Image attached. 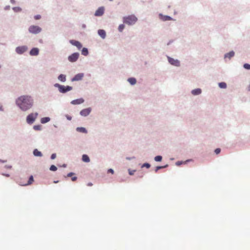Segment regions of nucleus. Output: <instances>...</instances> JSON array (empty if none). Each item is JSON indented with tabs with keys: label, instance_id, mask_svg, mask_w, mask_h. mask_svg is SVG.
<instances>
[{
	"label": "nucleus",
	"instance_id": "obj_1",
	"mask_svg": "<svg viewBox=\"0 0 250 250\" xmlns=\"http://www.w3.org/2000/svg\"><path fill=\"white\" fill-rule=\"evenodd\" d=\"M33 103V99L29 96H21L16 100L17 105L23 111L31 108Z\"/></svg>",
	"mask_w": 250,
	"mask_h": 250
},
{
	"label": "nucleus",
	"instance_id": "obj_2",
	"mask_svg": "<svg viewBox=\"0 0 250 250\" xmlns=\"http://www.w3.org/2000/svg\"><path fill=\"white\" fill-rule=\"evenodd\" d=\"M137 21V18L134 15H129L123 18L124 23L129 25L134 24Z\"/></svg>",
	"mask_w": 250,
	"mask_h": 250
},
{
	"label": "nucleus",
	"instance_id": "obj_3",
	"mask_svg": "<svg viewBox=\"0 0 250 250\" xmlns=\"http://www.w3.org/2000/svg\"><path fill=\"white\" fill-rule=\"evenodd\" d=\"M55 87H58L59 91L62 93H65L68 91H70L72 90L73 88L71 86L67 85L64 86L61 85L58 83H56L54 84Z\"/></svg>",
	"mask_w": 250,
	"mask_h": 250
},
{
	"label": "nucleus",
	"instance_id": "obj_4",
	"mask_svg": "<svg viewBox=\"0 0 250 250\" xmlns=\"http://www.w3.org/2000/svg\"><path fill=\"white\" fill-rule=\"evenodd\" d=\"M38 115V113L29 114L26 117V122L28 124H32L35 121V119Z\"/></svg>",
	"mask_w": 250,
	"mask_h": 250
},
{
	"label": "nucleus",
	"instance_id": "obj_5",
	"mask_svg": "<svg viewBox=\"0 0 250 250\" xmlns=\"http://www.w3.org/2000/svg\"><path fill=\"white\" fill-rule=\"evenodd\" d=\"M28 31L32 34H38L41 32L42 28L38 26L32 25L29 27Z\"/></svg>",
	"mask_w": 250,
	"mask_h": 250
},
{
	"label": "nucleus",
	"instance_id": "obj_6",
	"mask_svg": "<svg viewBox=\"0 0 250 250\" xmlns=\"http://www.w3.org/2000/svg\"><path fill=\"white\" fill-rule=\"evenodd\" d=\"M79 56V53H73V54H72L71 56H69L68 60L70 62H75L78 60Z\"/></svg>",
	"mask_w": 250,
	"mask_h": 250
},
{
	"label": "nucleus",
	"instance_id": "obj_7",
	"mask_svg": "<svg viewBox=\"0 0 250 250\" xmlns=\"http://www.w3.org/2000/svg\"><path fill=\"white\" fill-rule=\"evenodd\" d=\"M168 61L171 64L176 66H179L180 65V62L177 60H174L172 58L168 57Z\"/></svg>",
	"mask_w": 250,
	"mask_h": 250
},
{
	"label": "nucleus",
	"instance_id": "obj_8",
	"mask_svg": "<svg viewBox=\"0 0 250 250\" xmlns=\"http://www.w3.org/2000/svg\"><path fill=\"white\" fill-rule=\"evenodd\" d=\"M27 48L25 46H19L16 48V51L19 54H22L26 51Z\"/></svg>",
	"mask_w": 250,
	"mask_h": 250
},
{
	"label": "nucleus",
	"instance_id": "obj_9",
	"mask_svg": "<svg viewBox=\"0 0 250 250\" xmlns=\"http://www.w3.org/2000/svg\"><path fill=\"white\" fill-rule=\"evenodd\" d=\"M104 14V8L100 7L99 8L95 13V16H101Z\"/></svg>",
	"mask_w": 250,
	"mask_h": 250
},
{
	"label": "nucleus",
	"instance_id": "obj_10",
	"mask_svg": "<svg viewBox=\"0 0 250 250\" xmlns=\"http://www.w3.org/2000/svg\"><path fill=\"white\" fill-rule=\"evenodd\" d=\"M90 111H91L90 108L84 109L80 112V114L82 116H86L90 113Z\"/></svg>",
	"mask_w": 250,
	"mask_h": 250
},
{
	"label": "nucleus",
	"instance_id": "obj_11",
	"mask_svg": "<svg viewBox=\"0 0 250 250\" xmlns=\"http://www.w3.org/2000/svg\"><path fill=\"white\" fill-rule=\"evenodd\" d=\"M70 42L73 45L76 46L78 49H80L82 47V44L78 41L71 40Z\"/></svg>",
	"mask_w": 250,
	"mask_h": 250
},
{
	"label": "nucleus",
	"instance_id": "obj_12",
	"mask_svg": "<svg viewBox=\"0 0 250 250\" xmlns=\"http://www.w3.org/2000/svg\"><path fill=\"white\" fill-rule=\"evenodd\" d=\"M33 181H34L33 177V176H31L29 177V178L26 183H20V184L22 186H27V185H30V184H31Z\"/></svg>",
	"mask_w": 250,
	"mask_h": 250
},
{
	"label": "nucleus",
	"instance_id": "obj_13",
	"mask_svg": "<svg viewBox=\"0 0 250 250\" xmlns=\"http://www.w3.org/2000/svg\"><path fill=\"white\" fill-rule=\"evenodd\" d=\"M83 77V74L82 73L78 74L76 75L74 78L72 79V81H79L82 79Z\"/></svg>",
	"mask_w": 250,
	"mask_h": 250
},
{
	"label": "nucleus",
	"instance_id": "obj_14",
	"mask_svg": "<svg viewBox=\"0 0 250 250\" xmlns=\"http://www.w3.org/2000/svg\"><path fill=\"white\" fill-rule=\"evenodd\" d=\"M39 50L37 48H33L30 51L31 55H37L39 54Z\"/></svg>",
	"mask_w": 250,
	"mask_h": 250
},
{
	"label": "nucleus",
	"instance_id": "obj_15",
	"mask_svg": "<svg viewBox=\"0 0 250 250\" xmlns=\"http://www.w3.org/2000/svg\"><path fill=\"white\" fill-rule=\"evenodd\" d=\"M84 102V100L83 98H80L76 100H72L71 103L72 104H81Z\"/></svg>",
	"mask_w": 250,
	"mask_h": 250
},
{
	"label": "nucleus",
	"instance_id": "obj_16",
	"mask_svg": "<svg viewBox=\"0 0 250 250\" xmlns=\"http://www.w3.org/2000/svg\"><path fill=\"white\" fill-rule=\"evenodd\" d=\"M98 34L103 39H105V37H106V32L104 31V30H99Z\"/></svg>",
	"mask_w": 250,
	"mask_h": 250
},
{
	"label": "nucleus",
	"instance_id": "obj_17",
	"mask_svg": "<svg viewBox=\"0 0 250 250\" xmlns=\"http://www.w3.org/2000/svg\"><path fill=\"white\" fill-rule=\"evenodd\" d=\"M33 154L34 156L37 157H42V154L41 153L40 151H39L38 149H35L33 151Z\"/></svg>",
	"mask_w": 250,
	"mask_h": 250
},
{
	"label": "nucleus",
	"instance_id": "obj_18",
	"mask_svg": "<svg viewBox=\"0 0 250 250\" xmlns=\"http://www.w3.org/2000/svg\"><path fill=\"white\" fill-rule=\"evenodd\" d=\"M234 55V52L233 51H231L227 54H226L225 55V58H228L229 59H231V57H233Z\"/></svg>",
	"mask_w": 250,
	"mask_h": 250
},
{
	"label": "nucleus",
	"instance_id": "obj_19",
	"mask_svg": "<svg viewBox=\"0 0 250 250\" xmlns=\"http://www.w3.org/2000/svg\"><path fill=\"white\" fill-rule=\"evenodd\" d=\"M58 79L59 81L64 82L66 81V76L63 74H61L58 76Z\"/></svg>",
	"mask_w": 250,
	"mask_h": 250
},
{
	"label": "nucleus",
	"instance_id": "obj_20",
	"mask_svg": "<svg viewBox=\"0 0 250 250\" xmlns=\"http://www.w3.org/2000/svg\"><path fill=\"white\" fill-rule=\"evenodd\" d=\"M201 89H196L193 90L191 91V93L194 95H199V94H201Z\"/></svg>",
	"mask_w": 250,
	"mask_h": 250
},
{
	"label": "nucleus",
	"instance_id": "obj_21",
	"mask_svg": "<svg viewBox=\"0 0 250 250\" xmlns=\"http://www.w3.org/2000/svg\"><path fill=\"white\" fill-rule=\"evenodd\" d=\"M82 160L84 162H89L90 160L89 159V157L87 155H83L82 157Z\"/></svg>",
	"mask_w": 250,
	"mask_h": 250
},
{
	"label": "nucleus",
	"instance_id": "obj_22",
	"mask_svg": "<svg viewBox=\"0 0 250 250\" xmlns=\"http://www.w3.org/2000/svg\"><path fill=\"white\" fill-rule=\"evenodd\" d=\"M50 118L48 117H43L41 118V123L42 124H45L48 122L50 121Z\"/></svg>",
	"mask_w": 250,
	"mask_h": 250
},
{
	"label": "nucleus",
	"instance_id": "obj_23",
	"mask_svg": "<svg viewBox=\"0 0 250 250\" xmlns=\"http://www.w3.org/2000/svg\"><path fill=\"white\" fill-rule=\"evenodd\" d=\"M82 54L86 56L88 54V50L86 48H83L82 50Z\"/></svg>",
	"mask_w": 250,
	"mask_h": 250
},
{
	"label": "nucleus",
	"instance_id": "obj_24",
	"mask_svg": "<svg viewBox=\"0 0 250 250\" xmlns=\"http://www.w3.org/2000/svg\"><path fill=\"white\" fill-rule=\"evenodd\" d=\"M128 81L131 84H134L136 83V80L134 78H130L128 79Z\"/></svg>",
	"mask_w": 250,
	"mask_h": 250
},
{
	"label": "nucleus",
	"instance_id": "obj_25",
	"mask_svg": "<svg viewBox=\"0 0 250 250\" xmlns=\"http://www.w3.org/2000/svg\"><path fill=\"white\" fill-rule=\"evenodd\" d=\"M160 16L162 17L161 19L163 21H167L171 20V18L168 16H162V15H160Z\"/></svg>",
	"mask_w": 250,
	"mask_h": 250
},
{
	"label": "nucleus",
	"instance_id": "obj_26",
	"mask_svg": "<svg viewBox=\"0 0 250 250\" xmlns=\"http://www.w3.org/2000/svg\"><path fill=\"white\" fill-rule=\"evenodd\" d=\"M219 86L221 88H226L227 84L225 82H221L219 83Z\"/></svg>",
	"mask_w": 250,
	"mask_h": 250
},
{
	"label": "nucleus",
	"instance_id": "obj_27",
	"mask_svg": "<svg viewBox=\"0 0 250 250\" xmlns=\"http://www.w3.org/2000/svg\"><path fill=\"white\" fill-rule=\"evenodd\" d=\"M50 170L51 171H56L57 170V167L56 166L52 165L50 167Z\"/></svg>",
	"mask_w": 250,
	"mask_h": 250
},
{
	"label": "nucleus",
	"instance_id": "obj_28",
	"mask_svg": "<svg viewBox=\"0 0 250 250\" xmlns=\"http://www.w3.org/2000/svg\"><path fill=\"white\" fill-rule=\"evenodd\" d=\"M77 130L78 131H79L80 132L85 133L87 132L86 129L84 127H78L77 128Z\"/></svg>",
	"mask_w": 250,
	"mask_h": 250
},
{
	"label": "nucleus",
	"instance_id": "obj_29",
	"mask_svg": "<svg viewBox=\"0 0 250 250\" xmlns=\"http://www.w3.org/2000/svg\"><path fill=\"white\" fill-rule=\"evenodd\" d=\"M162 160V157L161 156H157L154 158V160L157 162L161 161Z\"/></svg>",
	"mask_w": 250,
	"mask_h": 250
},
{
	"label": "nucleus",
	"instance_id": "obj_30",
	"mask_svg": "<svg viewBox=\"0 0 250 250\" xmlns=\"http://www.w3.org/2000/svg\"><path fill=\"white\" fill-rule=\"evenodd\" d=\"M167 166H157L155 168V172H157L158 170L160 169V168H164V167H166Z\"/></svg>",
	"mask_w": 250,
	"mask_h": 250
},
{
	"label": "nucleus",
	"instance_id": "obj_31",
	"mask_svg": "<svg viewBox=\"0 0 250 250\" xmlns=\"http://www.w3.org/2000/svg\"><path fill=\"white\" fill-rule=\"evenodd\" d=\"M124 28L125 26L124 24H120L119 26L118 29L120 32H122L123 30L124 29Z\"/></svg>",
	"mask_w": 250,
	"mask_h": 250
},
{
	"label": "nucleus",
	"instance_id": "obj_32",
	"mask_svg": "<svg viewBox=\"0 0 250 250\" xmlns=\"http://www.w3.org/2000/svg\"><path fill=\"white\" fill-rule=\"evenodd\" d=\"M146 167L147 168H149L150 167V165L148 163H145L143 165L142 167Z\"/></svg>",
	"mask_w": 250,
	"mask_h": 250
},
{
	"label": "nucleus",
	"instance_id": "obj_33",
	"mask_svg": "<svg viewBox=\"0 0 250 250\" xmlns=\"http://www.w3.org/2000/svg\"><path fill=\"white\" fill-rule=\"evenodd\" d=\"M244 67L246 69H250V64H248V63H245V64L244 65Z\"/></svg>",
	"mask_w": 250,
	"mask_h": 250
},
{
	"label": "nucleus",
	"instance_id": "obj_34",
	"mask_svg": "<svg viewBox=\"0 0 250 250\" xmlns=\"http://www.w3.org/2000/svg\"><path fill=\"white\" fill-rule=\"evenodd\" d=\"M220 151H221V149L220 148H217L215 150V153L216 154H219Z\"/></svg>",
	"mask_w": 250,
	"mask_h": 250
},
{
	"label": "nucleus",
	"instance_id": "obj_35",
	"mask_svg": "<svg viewBox=\"0 0 250 250\" xmlns=\"http://www.w3.org/2000/svg\"><path fill=\"white\" fill-rule=\"evenodd\" d=\"M41 16L40 15H36L34 17V18L36 19V20H39L40 19H41Z\"/></svg>",
	"mask_w": 250,
	"mask_h": 250
},
{
	"label": "nucleus",
	"instance_id": "obj_36",
	"mask_svg": "<svg viewBox=\"0 0 250 250\" xmlns=\"http://www.w3.org/2000/svg\"><path fill=\"white\" fill-rule=\"evenodd\" d=\"M56 158V154H52L51 156V159H55Z\"/></svg>",
	"mask_w": 250,
	"mask_h": 250
},
{
	"label": "nucleus",
	"instance_id": "obj_37",
	"mask_svg": "<svg viewBox=\"0 0 250 250\" xmlns=\"http://www.w3.org/2000/svg\"><path fill=\"white\" fill-rule=\"evenodd\" d=\"M34 128L35 129V130H39L40 129V126H38V125H35L34 126Z\"/></svg>",
	"mask_w": 250,
	"mask_h": 250
},
{
	"label": "nucleus",
	"instance_id": "obj_38",
	"mask_svg": "<svg viewBox=\"0 0 250 250\" xmlns=\"http://www.w3.org/2000/svg\"><path fill=\"white\" fill-rule=\"evenodd\" d=\"M108 172H110V173H111L112 174H113L114 173V171L112 169H109L108 170Z\"/></svg>",
	"mask_w": 250,
	"mask_h": 250
},
{
	"label": "nucleus",
	"instance_id": "obj_39",
	"mask_svg": "<svg viewBox=\"0 0 250 250\" xmlns=\"http://www.w3.org/2000/svg\"><path fill=\"white\" fill-rule=\"evenodd\" d=\"M74 175V173H72V172H70L69 173H68L67 174V176L68 177H71L72 176H73Z\"/></svg>",
	"mask_w": 250,
	"mask_h": 250
},
{
	"label": "nucleus",
	"instance_id": "obj_40",
	"mask_svg": "<svg viewBox=\"0 0 250 250\" xmlns=\"http://www.w3.org/2000/svg\"><path fill=\"white\" fill-rule=\"evenodd\" d=\"M77 178V177H75V176L72 177V181H74L76 180Z\"/></svg>",
	"mask_w": 250,
	"mask_h": 250
},
{
	"label": "nucleus",
	"instance_id": "obj_41",
	"mask_svg": "<svg viewBox=\"0 0 250 250\" xmlns=\"http://www.w3.org/2000/svg\"><path fill=\"white\" fill-rule=\"evenodd\" d=\"M66 117L67 118V120H69L70 121V120H72V117L71 116L67 115L66 116Z\"/></svg>",
	"mask_w": 250,
	"mask_h": 250
},
{
	"label": "nucleus",
	"instance_id": "obj_42",
	"mask_svg": "<svg viewBox=\"0 0 250 250\" xmlns=\"http://www.w3.org/2000/svg\"><path fill=\"white\" fill-rule=\"evenodd\" d=\"M135 172V171H129V173L130 175H133L134 174V172Z\"/></svg>",
	"mask_w": 250,
	"mask_h": 250
},
{
	"label": "nucleus",
	"instance_id": "obj_43",
	"mask_svg": "<svg viewBox=\"0 0 250 250\" xmlns=\"http://www.w3.org/2000/svg\"><path fill=\"white\" fill-rule=\"evenodd\" d=\"M92 184L91 183H89L87 184V186L89 187L92 186Z\"/></svg>",
	"mask_w": 250,
	"mask_h": 250
},
{
	"label": "nucleus",
	"instance_id": "obj_44",
	"mask_svg": "<svg viewBox=\"0 0 250 250\" xmlns=\"http://www.w3.org/2000/svg\"><path fill=\"white\" fill-rule=\"evenodd\" d=\"M54 183H58V181H55Z\"/></svg>",
	"mask_w": 250,
	"mask_h": 250
},
{
	"label": "nucleus",
	"instance_id": "obj_45",
	"mask_svg": "<svg viewBox=\"0 0 250 250\" xmlns=\"http://www.w3.org/2000/svg\"><path fill=\"white\" fill-rule=\"evenodd\" d=\"M11 1L12 2H14V0H11Z\"/></svg>",
	"mask_w": 250,
	"mask_h": 250
},
{
	"label": "nucleus",
	"instance_id": "obj_46",
	"mask_svg": "<svg viewBox=\"0 0 250 250\" xmlns=\"http://www.w3.org/2000/svg\"><path fill=\"white\" fill-rule=\"evenodd\" d=\"M6 162V161H2V163H4V162Z\"/></svg>",
	"mask_w": 250,
	"mask_h": 250
},
{
	"label": "nucleus",
	"instance_id": "obj_47",
	"mask_svg": "<svg viewBox=\"0 0 250 250\" xmlns=\"http://www.w3.org/2000/svg\"><path fill=\"white\" fill-rule=\"evenodd\" d=\"M249 90H250V85L249 86Z\"/></svg>",
	"mask_w": 250,
	"mask_h": 250
},
{
	"label": "nucleus",
	"instance_id": "obj_48",
	"mask_svg": "<svg viewBox=\"0 0 250 250\" xmlns=\"http://www.w3.org/2000/svg\"><path fill=\"white\" fill-rule=\"evenodd\" d=\"M6 176H7V177L9 176V175H6Z\"/></svg>",
	"mask_w": 250,
	"mask_h": 250
},
{
	"label": "nucleus",
	"instance_id": "obj_49",
	"mask_svg": "<svg viewBox=\"0 0 250 250\" xmlns=\"http://www.w3.org/2000/svg\"><path fill=\"white\" fill-rule=\"evenodd\" d=\"M110 1H112V0H109Z\"/></svg>",
	"mask_w": 250,
	"mask_h": 250
}]
</instances>
